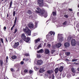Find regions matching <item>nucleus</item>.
Listing matches in <instances>:
<instances>
[{
    "instance_id": "nucleus-41",
    "label": "nucleus",
    "mask_w": 79,
    "mask_h": 79,
    "mask_svg": "<svg viewBox=\"0 0 79 79\" xmlns=\"http://www.w3.org/2000/svg\"><path fill=\"white\" fill-rule=\"evenodd\" d=\"M37 24H38V23L37 22H35V27H37Z\"/></svg>"
},
{
    "instance_id": "nucleus-21",
    "label": "nucleus",
    "mask_w": 79,
    "mask_h": 79,
    "mask_svg": "<svg viewBox=\"0 0 79 79\" xmlns=\"http://www.w3.org/2000/svg\"><path fill=\"white\" fill-rule=\"evenodd\" d=\"M47 73H48V74H49V75H50V74H51V73H53V71L48 70L47 71Z\"/></svg>"
},
{
    "instance_id": "nucleus-48",
    "label": "nucleus",
    "mask_w": 79,
    "mask_h": 79,
    "mask_svg": "<svg viewBox=\"0 0 79 79\" xmlns=\"http://www.w3.org/2000/svg\"><path fill=\"white\" fill-rule=\"evenodd\" d=\"M20 64H24V62L22 61L20 62Z\"/></svg>"
},
{
    "instance_id": "nucleus-2",
    "label": "nucleus",
    "mask_w": 79,
    "mask_h": 79,
    "mask_svg": "<svg viewBox=\"0 0 79 79\" xmlns=\"http://www.w3.org/2000/svg\"><path fill=\"white\" fill-rule=\"evenodd\" d=\"M21 38L22 39L24 40L25 42L29 43V42L30 40V38H29V37H27L26 38V36L25 35V33H23L22 34Z\"/></svg>"
},
{
    "instance_id": "nucleus-60",
    "label": "nucleus",
    "mask_w": 79,
    "mask_h": 79,
    "mask_svg": "<svg viewBox=\"0 0 79 79\" xmlns=\"http://www.w3.org/2000/svg\"><path fill=\"white\" fill-rule=\"evenodd\" d=\"M77 6L78 8H79V5H78V6Z\"/></svg>"
},
{
    "instance_id": "nucleus-61",
    "label": "nucleus",
    "mask_w": 79,
    "mask_h": 79,
    "mask_svg": "<svg viewBox=\"0 0 79 79\" xmlns=\"http://www.w3.org/2000/svg\"><path fill=\"white\" fill-rule=\"evenodd\" d=\"M23 60H25V59L23 58Z\"/></svg>"
},
{
    "instance_id": "nucleus-34",
    "label": "nucleus",
    "mask_w": 79,
    "mask_h": 79,
    "mask_svg": "<svg viewBox=\"0 0 79 79\" xmlns=\"http://www.w3.org/2000/svg\"><path fill=\"white\" fill-rule=\"evenodd\" d=\"M41 47H42L41 46V44H40L38 45V47L37 48V49H39V48H40Z\"/></svg>"
},
{
    "instance_id": "nucleus-55",
    "label": "nucleus",
    "mask_w": 79,
    "mask_h": 79,
    "mask_svg": "<svg viewBox=\"0 0 79 79\" xmlns=\"http://www.w3.org/2000/svg\"><path fill=\"white\" fill-rule=\"evenodd\" d=\"M45 45H46V43H45L44 44V46H45Z\"/></svg>"
},
{
    "instance_id": "nucleus-49",
    "label": "nucleus",
    "mask_w": 79,
    "mask_h": 79,
    "mask_svg": "<svg viewBox=\"0 0 79 79\" xmlns=\"http://www.w3.org/2000/svg\"><path fill=\"white\" fill-rule=\"evenodd\" d=\"M28 60H29V59H28V58H26L25 59L26 61H28Z\"/></svg>"
},
{
    "instance_id": "nucleus-4",
    "label": "nucleus",
    "mask_w": 79,
    "mask_h": 79,
    "mask_svg": "<svg viewBox=\"0 0 79 79\" xmlns=\"http://www.w3.org/2000/svg\"><path fill=\"white\" fill-rule=\"evenodd\" d=\"M38 3L39 4V6L42 7L44 5V0H38Z\"/></svg>"
},
{
    "instance_id": "nucleus-3",
    "label": "nucleus",
    "mask_w": 79,
    "mask_h": 79,
    "mask_svg": "<svg viewBox=\"0 0 79 79\" xmlns=\"http://www.w3.org/2000/svg\"><path fill=\"white\" fill-rule=\"evenodd\" d=\"M23 31L27 35H31V31L29 29L27 26L25 28H23Z\"/></svg>"
},
{
    "instance_id": "nucleus-33",
    "label": "nucleus",
    "mask_w": 79,
    "mask_h": 79,
    "mask_svg": "<svg viewBox=\"0 0 79 79\" xmlns=\"http://www.w3.org/2000/svg\"><path fill=\"white\" fill-rule=\"evenodd\" d=\"M16 15V12L15 11H13V16H15V15Z\"/></svg>"
},
{
    "instance_id": "nucleus-20",
    "label": "nucleus",
    "mask_w": 79,
    "mask_h": 79,
    "mask_svg": "<svg viewBox=\"0 0 79 79\" xmlns=\"http://www.w3.org/2000/svg\"><path fill=\"white\" fill-rule=\"evenodd\" d=\"M55 74H57L58 73V68H57L55 69L54 70Z\"/></svg>"
},
{
    "instance_id": "nucleus-36",
    "label": "nucleus",
    "mask_w": 79,
    "mask_h": 79,
    "mask_svg": "<svg viewBox=\"0 0 79 79\" xmlns=\"http://www.w3.org/2000/svg\"><path fill=\"white\" fill-rule=\"evenodd\" d=\"M67 24V21H65L64 23H63V25H66Z\"/></svg>"
},
{
    "instance_id": "nucleus-18",
    "label": "nucleus",
    "mask_w": 79,
    "mask_h": 79,
    "mask_svg": "<svg viewBox=\"0 0 79 79\" xmlns=\"http://www.w3.org/2000/svg\"><path fill=\"white\" fill-rule=\"evenodd\" d=\"M40 38H38L36 40H35V44H37V43H38L39 42H40Z\"/></svg>"
},
{
    "instance_id": "nucleus-5",
    "label": "nucleus",
    "mask_w": 79,
    "mask_h": 79,
    "mask_svg": "<svg viewBox=\"0 0 79 79\" xmlns=\"http://www.w3.org/2000/svg\"><path fill=\"white\" fill-rule=\"evenodd\" d=\"M62 34H58L57 37L58 38H60L59 39V42H61L63 40V37L62 36Z\"/></svg>"
},
{
    "instance_id": "nucleus-53",
    "label": "nucleus",
    "mask_w": 79,
    "mask_h": 79,
    "mask_svg": "<svg viewBox=\"0 0 79 79\" xmlns=\"http://www.w3.org/2000/svg\"><path fill=\"white\" fill-rule=\"evenodd\" d=\"M16 65H19V64H15V66H16Z\"/></svg>"
},
{
    "instance_id": "nucleus-56",
    "label": "nucleus",
    "mask_w": 79,
    "mask_h": 79,
    "mask_svg": "<svg viewBox=\"0 0 79 79\" xmlns=\"http://www.w3.org/2000/svg\"><path fill=\"white\" fill-rule=\"evenodd\" d=\"M7 17H8V14H7Z\"/></svg>"
},
{
    "instance_id": "nucleus-12",
    "label": "nucleus",
    "mask_w": 79,
    "mask_h": 79,
    "mask_svg": "<svg viewBox=\"0 0 79 79\" xmlns=\"http://www.w3.org/2000/svg\"><path fill=\"white\" fill-rule=\"evenodd\" d=\"M44 53L46 55L49 54L50 53V51L47 49H45L44 50Z\"/></svg>"
},
{
    "instance_id": "nucleus-37",
    "label": "nucleus",
    "mask_w": 79,
    "mask_h": 79,
    "mask_svg": "<svg viewBox=\"0 0 79 79\" xmlns=\"http://www.w3.org/2000/svg\"><path fill=\"white\" fill-rule=\"evenodd\" d=\"M33 73V71L31 70H30L29 71V73L30 74H32Z\"/></svg>"
},
{
    "instance_id": "nucleus-31",
    "label": "nucleus",
    "mask_w": 79,
    "mask_h": 79,
    "mask_svg": "<svg viewBox=\"0 0 79 79\" xmlns=\"http://www.w3.org/2000/svg\"><path fill=\"white\" fill-rule=\"evenodd\" d=\"M65 54L67 55V56H69L70 55V52H65Z\"/></svg>"
},
{
    "instance_id": "nucleus-44",
    "label": "nucleus",
    "mask_w": 79,
    "mask_h": 79,
    "mask_svg": "<svg viewBox=\"0 0 79 79\" xmlns=\"http://www.w3.org/2000/svg\"><path fill=\"white\" fill-rule=\"evenodd\" d=\"M17 31V28H16L14 31V33H16V32Z\"/></svg>"
},
{
    "instance_id": "nucleus-38",
    "label": "nucleus",
    "mask_w": 79,
    "mask_h": 79,
    "mask_svg": "<svg viewBox=\"0 0 79 79\" xmlns=\"http://www.w3.org/2000/svg\"><path fill=\"white\" fill-rule=\"evenodd\" d=\"M47 46L48 47V48H50L51 47V45H50V44H48L47 45Z\"/></svg>"
},
{
    "instance_id": "nucleus-15",
    "label": "nucleus",
    "mask_w": 79,
    "mask_h": 79,
    "mask_svg": "<svg viewBox=\"0 0 79 79\" xmlns=\"http://www.w3.org/2000/svg\"><path fill=\"white\" fill-rule=\"evenodd\" d=\"M44 50L43 49H41L37 51L38 53H44Z\"/></svg>"
},
{
    "instance_id": "nucleus-25",
    "label": "nucleus",
    "mask_w": 79,
    "mask_h": 79,
    "mask_svg": "<svg viewBox=\"0 0 79 79\" xmlns=\"http://www.w3.org/2000/svg\"><path fill=\"white\" fill-rule=\"evenodd\" d=\"M27 13L28 15H31L32 14V11L30 10H28Z\"/></svg>"
},
{
    "instance_id": "nucleus-13",
    "label": "nucleus",
    "mask_w": 79,
    "mask_h": 79,
    "mask_svg": "<svg viewBox=\"0 0 79 79\" xmlns=\"http://www.w3.org/2000/svg\"><path fill=\"white\" fill-rule=\"evenodd\" d=\"M71 71H72V72L73 73H74L73 74V76H75V73H76V70H75L74 68L73 67H72L71 69Z\"/></svg>"
},
{
    "instance_id": "nucleus-57",
    "label": "nucleus",
    "mask_w": 79,
    "mask_h": 79,
    "mask_svg": "<svg viewBox=\"0 0 79 79\" xmlns=\"http://www.w3.org/2000/svg\"><path fill=\"white\" fill-rule=\"evenodd\" d=\"M52 52H55V51H54L53 50H52Z\"/></svg>"
},
{
    "instance_id": "nucleus-22",
    "label": "nucleus",
    "mask_w": 79,
    "mask_h": 79,
    "mask_svg": "<svg viewBox=\"0 0 79 79\" xmlns=\"http://www.w3.org/2000/svg\"><path fill=\"white\" fill-rule=\"evenodd\" d=\"M39 71V73H43V72H44V69H42V68L40 69Z\"/></svg>"
},
{
    "instance_id": "nucleus-16",
    "label": "nucleus",
    "mask_w": 79,
    "mask_h": 79,
    "mask_svg": "<svg viewBox=\"0 0 79 79\" xmlns=\"http://www.w3.org/2000/svg\"><path fill=\"white\" fill-rule=\"evenodd\" d=\"M3 60L0 59V66L1 67H2L3 66Z\"/></svg>"
},
{
    "instance_id": "nucleus-23",
    "label": "nucleus",
    "mask_w": 79,
    "mask_h": 79,
    "mask_svg": "<svg viewBox=\"0 0 79 79\" xmlns=\"http://www.w3.org/2000/svg\"><path fill=\"white\" fill-rule=\"evenodd\" d=\"M12 1H10V4L9 5V7L8 8V10H9V9H10V8H11V6H12Z\"/></svg>"
},
{
    "instance_id": "nucleus-58",
    "label": "nucleus",
    "mask_w": 79,
    "mask_h": 79,
    "mask_svg": "<svg viewBox=\"0 0 79 79\" xmlns=\"http://www.w3.org/2000/svg\"><path fill=\"white\" fill-rule=\"evenodd\" d=\"M54 78V76L52 77V79H53Z\"/></svg>"
},
{
    "instance_id": "nucleus-59",
    "label": "nucleus",
    "mask_w": 79,
    "mask_h": 79,
    "mask_svg": "<svg viewBox=\"0 0 79 79\" xmlns=\"http://www.w3.org/2000/svg\"><path fill=\"white\" fill-rule=\"evenodd\" d=\"M7 1V0H5V2Z\"/></svg>"
},
{
    "instance_id": "nucleus-50",
    "label": "nucleus",
    "mask_w": 79,
    "mask_h": 79,
    "mask_svg": "<svg viewBox=\"0 0 79 79\" xmlns=\"http://www.w3.org/2000/svg\"><path fill=\"white\" fill-rule=\"evenodd\" d=\"M1 41H0V47H2V44H1Z\"/></svg>"
},
{
    "instance_id": "nucleus-8",
    "label": "nucleus",
    "mask_w": 79,
    "mask_h": 79,
    "mask_svg": "<svg viewBox=\"0 0 79 79\" xmlns=\"http://www.w3.org/2000/svg\"><path fill=\"white\" fill-rule=\"evenodd\" d=\"M71 44H72V46H76V41L75 39H73L71 40Z\"/></svg>"
},
{
    "instance_id": "nucleus-54",
    "label": "nucleus",
    "mask_w": 79,
    "mask_h": 79,
    "mask_svg": "<svg viewBox=\"0 0 79 79\" xmlns=\"http://www.w3.org/2000/svg\"><path fill=\"white\" fill-rule=\"evenodd\" d=\"M6 40L7 42H8V40H7V39L6 38Z\"/></svg>"
},
{
    "instance_id": "nucleus-1",
    "label": "nucleus",
    "mask_w": 79,
    "mask_h": 79,
    "mask_svg": "<svg viewBox=\"0 0 79 79\" xmlns=\"http://www.w3.org/2000/svg\"><path fill=\"white\" fill-rule=\"evenodd\" d=\"M37 10L36 11V13H39V15L41 16H44L45 18H47V13H45V10L44 9H41L39 7H38L36 8Z\"/></svg>"
},
{
    "instance_id": "nucleus-51",
    "label": "nucleus",
    "mask_w": 79,
    "mask_h": 79,
    "mask_svg": "<svg viewBox=\"0 0 79 79\" xmlns=\"http://www.w3.org/2000/svg\"><path fill=\"white\" fill-rule=\"evenodd\" d=\"M8 60V56H7L6 57V60Z\"/></svg>"
},
{
    "instance_id": "nucleus-43",
    "label": "nucleus",
    "mask_w": 79,
    "mask_h": 79,
    "mask_svg": "<svg viewBox=\"0 0 79 79\" xmlns=\"http://www.w3.org/2000/svg\"><path fill=\"white\" fill-rule=\"evenodd\" d=\"M67 77H68V78H69V77H71V75H69V74H68L67 75Z\"/></svg>"
},
{
    "instance_id": "nucleus-35",
    "label": "nucleus",
    "mask_w": 79,
    "mask_h": 79,
    "mask_svg": "<svg viewBox=\"0 0 79 79\" xmlns=\"http://www.w3.org/2000/svg\"><path fill=\"white\" fill-rule=\"evenodd\" d=\"M64 17H65L66 18H68L69 16L67 15H64Z\"/></svg>"
},
{
    "instance_id": "nucleus-30",
    "label": "nucleus",
    "mask_w": 79,
    "mask_h": 79,
    "mask_svg": "<svg viewBox=\"0 0 79 79\" xmlns=\"http://www.w3.org/2000/svg\"><path fill=\"white\" fill-rule=\"evenodd\" d=\"M25 55V56H29V54L28 53H26L24 54Z\"/></svg>"
},
{
    "instance_id": "nucleus-28",
    "label": "nucleus",
    "mask_w": 79,
    "mask_h": 79,
    "mask_svg": "<svg viewBox=\"0 0 79 79\" xmlns=\"http://www.w3.org/2000/svg\"><path fill=\"white\" fill-rule=\"evenodd\" d=\"M77 60H78V59H73L72 60V62H74V61H77Z\"/></svg>"
},
{
    "instance_id": "nucleus-29",
    "label": "nucleus",
    "mask_w": 79,
    "mask_h": 79,
    "mask_svg": "<svg viewBox=\"0 0 79 79\" xmlns=\"http://www.w3.org/2000/svg\"><path fill=\"white\" fill-rule=\"evenodd\" d=\"M11 58L12 59H16V58H17V56H14L11 57Z\"/></svg>"
},
{
    "instance_id": "nucleus-10",
    "label": "nucleus",
    "mask_w": 79,
    "mask_h": 79,
    "mask_svg": "<svg viewBox=\"0 0 79 79\" xmlns=\"http://www.w3.org/2000/svg\"><path fill=\"white\" fill-rule=\"evenodd\" d=\"M48 34H49V35L48 36V39H50V38H49V37L50 36H51V35H55V33L53 31H50L49 33H48Z\"/></svg>"
},
{
    "instance_id": "nucleus-27",
    "label": "nucleus",
    "mask_w": 79,
    "mask_h": 79,
    "mask_svg": "<svg viewBox=\"0 0 79 79\" xmlns=\"http://www.w3.org/2000/svg\"><path fill=\"white\" fill-rule=\"evenodd\" d=\"M31 77L27 76L24 79H31Z\"/></svg>"
},
{
    "instance_id": "nucleus-47",
    "label": "nucleus",
    "mask_w": 79,
    "mask_h": 79,
    "mask_svg": "<svg viewBox=\"0 0 79 79\" xmlns=\"http://www.w3.org/2000/svg\"><path fill=\"white\" fill-rule=\"evenodd\" d=\"M68 10L69 11H73V9H72L69 8L68 9Z\"/></svg>"
},
{
    "instance_id": "nucleus-39",
    "label": "nucleus",
    "mask_w": 79,
    "mask_h": 79,
    "mask_svg": "<svg viewBox=\"0 0 79 79\" xmlns=\"http://www.w3.org/2000/svg\"><path fill=\"white\" fill-rule=\"evenodd\" d=\"M24 73H27V72H28V70H27V69H25L24 71Z\"/></svg>"
},
{
    "instance_id": "nucleus-52",
    "label": "nucleus",
    "mask_w": 79,
    "mask_h": 79,
    "mask_svg": "<svg viewBox=\"0 0 79 79\" xmlns=\"http://www.w3.org/2000/svg\"><path fill=\"white\" fill-rule=\"evenodd\" d=\"M32 15H31L29 16V18H32Z\"/></svg>"
},
{
    "instance_id": "nucleus-64",
    "label": "nucleus",
    "mask_w": 79,
    "mask_h": 79,
    "mask_svg": "<svg viewBox=\"0 0 79 79\" xmlns=\"http://www.w3.org/2000/svg\"><path fill=\"white\" fill-rule=\"evenodd\" d=\"M2 1H3V0H2Z\"/></svg>"
},
{
    "instance_id": "nucleus-45",
    "label": "nucleus",
    "mask_w": 79,
    "mask_h": 79,
    "mask_svg": "<svg viewBox=\"0 0 79 79\" xmlns=\"http://www.w3.org/2000/svg\"><path fill=\"white\" fill-rule=\"evenodd\" d=\"M62 75L63 77H65V76H66V75H65V74H64V73H63Z\"/></svg>"
},
{
    "instance_id": "nucleus-7",
    "label": "nucleus",
    "mask_w": 79,
    "mask_h": 79,
    "mask_svg": "<svg viewBox=\"0 0 79 79\" xmlns=\"http://www.w3.org/2000/svg\"><path fill=\"white\" fill-rule=\"evenodd\" d=\"M37 65H40L43 64V61L41 60H38L37 61Z\"/></svg>"
},
{
    "instance_id": "nucleus-11",
    "label": "nucleus",
    "mask_w": 79,
    "mask_h": 79,
    "mask_svg": "<svg viewBox=\"0 0 79 79\" xmlns=\"http://www.w3.org/2000/svg\"><path fill=\"white\" fill-rule=\"evenodd\" d=\"M70 44L68 42L65 43L64 44V46L65 48H68L70 46Z\"/></svg>"
},
{
    "instance_id": "nucleus-9",
    "label": "nucleus",
    "mask_w": 79,
    "mask_h": 79,
    "mask_svg": "<svg viewBox=\"0 0 79 79\" xmlns=\"http://www.w3.org/2000/svg\"><path fill=\"white\" fill-rule=\"evenodd\" d=\"M16 21H17V17H15V20L14 21V25H13V26L11 28V31H12L13 29V27H15V25H16Z\"/></svg>"
},
{
    "instance_id": "nucleus-24",
    "label": "nucleus",
    "mask_w": 79,
    "mask_h": 79,
    "mask_svg": "<svg viewBox=\"0 0 79 79\" xmlns=\"http://www.w3.org/2000/svg\"><path fill=\"white\" fill-rule=\"evenodd\" d=\"M7 64H8V60H6V62L4 64V65L6 68H7L6 65H7Z\"/></svg>"
},
{
    "instance_id": "nucleus-62",
    "label": "nucleus",
    "mask_w": 79,
    "mask_h": 79,
    "mask_svg": "<svg viewBox=\"0 0 79 79\" xmlns=\"http://www.w3.org/2000/svg\"><path fill=\"white\" fill-rule=\"evenodd\" d=\"M76 79H79V78H77Z\"/></svg>"
},
{
    "instance_id": "nucleus-46",
    "label": "nucleus",
    "mask_w": 79,
    "mask_h": 79,
    "mask_svg": "<svg viewBox=\"0 0 79 79\" xmlns=\"http://www.w3.org/2000/svg\"><path fill=\"white\" fill-rule=\"evenodd\" d=\"M4 29V31H6V27H4V28H3Z\"/></svg>"
},
{
    "instance_id": "nucleus-63",
    "label": "nucleus",
    "mask_w": 79,
    "mask_h": 79,
    "mask_svg": "<svg viewBox=\"0 0 79 79\" xmlns=\"http://www.w3.org/2000/svg\"><path fill=\"white\" fill-rule=\"evenodd\" d=\"M74 64H76V62H74Z\"/></svg>"
},
{
    "instance_id": "nucleus-32",
    "label": "nucleus",
    "mask_w": 79,
    "mask_h": 79,
    "mask_svg": "<svg viewBox=\"0 0 79 79\" xmlns=\"http://www.w3.org/2000/svg\"><path fill=\"white\" fill-rule=\"evenodd\" d=\"M37 58H41V56H40V54H37Z\"/></svg>"
},
{
    "instance_id": "nucleus-6",
    "label": "nucleus",
    "mask_w": 79,
    "mask_h": 79,
    "mask_svg": "<svg viewBox=\"0 0 79 79\" xmlns=\"http://www.w3.org/2000/svg\"><path fill=\"white\" fill-rule=\"evenodd\" d=\"M27 26H28L29 29H32L34 28V24L32 23L31 22L27 24Z\"/></svg>"
},
{
    "instance_id": "nucleus-19",
    "label": "nucleus",
    "mask_w": 79,
    "mask_h": 79,
    "mask_svg": "<svg viewBox=\"0 0 79 79\" xmlns=\"http://www.w3.org/2000/svg\"><path fill=\"white\" fill-rule=\"evenodd\" d=\"M62 45L61 43H58L57 44H56V46L57 48H59Z\"/></svg>"
},
{
    "instance_id": "nucleus-40",
    "label": "nucleus",
    "mask_w": 79,
    "mask_h": 79,
    "mask_svg": "<svg viewBox=\"0 0 79 79\" xmlns=\"http://www.w3.org/2000/svg\"><path fill=\"white\" fill-rule=\"evenodd\" d=\"M0 40L1 41V42L2 43V44H4L3 41V39L1 38L0 39Z\"/></svg>"
},
{
    "instance_id": "nucleus-14",
    "label": "nucleus",
    "mask_w": 79,
    "mask_h": 79,
    "mask_svg": "<svg viewBox=\"0 0 79 79\" xmlns=\"http://www.w3.org/2000/svg\"><path fill=\"white\" fill-rule=\"evenodd\" d=\"M18 45H19V42L15 43L14 45V48H17L18 47Z\"/></svg>"
},
{
    "instance_id": "nucleus-26",
    "label": "nucleus",
    "mask_w": 79,
    "mask_h": 79,
    "mask_svg": "<svg viewBox=\"0 0 79 79\" xmlns=\"http://www.w3.org/2000/svg\"><path fill=\"white\" fill-rule=\"evenodd\" d=\"M52 13L53 16H55L56 15V12H52Z\"/></svg>"
},
{
    "instance_id": "nucleus-17",
    "label": "nucleus",
    "mask_w": 79,
    "mask_h": 79,
    "mask_svg": "<svg viewBox=\"0 0 79 79\" xmlns=\"http://www.w3.org/2000/svg\"><path fill=\"white\" fill-rule=\"evenodd\" d=\"M63 66H60V68L59 69V71L60 72L63 71Z\"/></svg>"
},
{
    "instance_id": "nucleus-42",
    "label": "nucleus",
    "mask_w": 79,
    "mask_h": 79,
    "mask_svg": "<svg viewBox=\"0 0 79 79\" xmlns=\"http://www.w3.org/2000/svg\"><path fill=\"white\" fill-rule=\"evenodd\" d=\"M10 71H11V72H13L14 71V69H13V68L10 69Z\"/></svg>"
}]
</instances>
